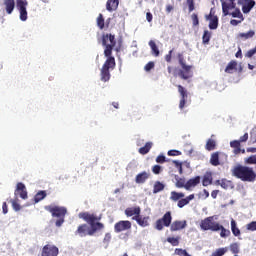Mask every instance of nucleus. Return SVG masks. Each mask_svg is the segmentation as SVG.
<instances>
[{
    "label": "nucleus",
    "mask_w": 256,
    "mask_h": 256,
    "mask_svg": "<svg viewBox=\"0 0 256 256\" xmlns=\"http://www.w3.org/2000/svg\"><path fill=\"white\" fill-rule=\"evenodd\" d=\"M2 211H3L4 215H7V213L9 212V210L7 208V202H4L2 204Z\"/></svg>",
    "instance_id": "60"
},
{
    "label": "nucleus",
    "mask_w": 256,
    "mask_h": 256,
    "mask_svg": "<svg viewBox=\"0 0 256 256\" xmlns=\"http://www.w3.org/2000/svg\"><path fill=\"white\" fill-rule=\"evenodd\" d=\"M192 69V65L183 66L182 69L178 71V77H180V79H183L184 81L191 79V77H193Z\"/></svg>",
    "instance_id": "8"
},
{
    "label": "nucleus",
    "mask_w": 256,
    "mask_h": 256,
    "mask_svg": "<svg viewBox=\"0 0 256 256\" xmlns=\"http://www.w3.org/2000/svg\"><path fill=\"white\" fill-rule=\"evenodd\" d=\"M167 242L171 243L173 247H177L179 245V237H168Z\"/></svg>",
    "instance_id": "43"
},
{
    "label": "nucleus",
    "mask_w": 256,
    "mask_h": 256,
    "mask_svg": "<svg viewBox=\"0 0 256 256\" xmlns=\"http://www.w3.org/2000/svg\"><path fill=\"white\" fill-rule=\"evenodd\" d=\"M102 45L104 48V56L107 57L106 61L104 62L101 71L100 77L101 81L107 83L109 79H111V72L109 69H115V57H113V49L117 45V41L115 40V35L113 34H103L102 35Z\"/></svg>",
    "instance_id": "1"
},
{
    "label": "nucleus",
    "mask_w": 256,
    "mask_h": 256,
    "mask_svg": "<svg viewBox=\"0 0 256 256\" xmlns=\"http://www.w3.org/2000/svg\"><path fill=\"white\" fill-rule=\"evenodd\" d=\"M96 23H97V27H99V29H101V30L105 29V18H103V14L98 15Z\"/></svg>",
    "instance_id": "36"
},
{
    "label": "nucleus",
    "mask_w": 256,
    "mask_h": 256,
    "mask_svg": "<svg viewBox=\"0 0 256 256\" xmlns=\"http://www.w3.org/2000/svg\"><path fill=\"white\" fill-rule=\"evenodd\" d=\"M17 3V9L20 13V21H26L27 20V1L23 0H16Z\"/></svg>",
    "instance_id": "10"
},
{
    "label": "nucleus",
    "mask_w": 256,
    "mask_h": 256,
    "mask_svg": "<svg viewBox=\"0 0 256 256\" xmlns=\"http://www.w3.org/2000/svg\"><path fill=\"white\" fill-rule=\"evenodd\" d=\"M151 69H155V62L150 61L148 62L145 67H144V71H146L147 73H149V71H151Z\"/></svg>",
    "instance_id": "48"
},
{
    "label": "nucleus",
    "mask_w": 256,
    "mask_h": 256,
    "mask_svg": "<svg viewBox=\"0 0 256 256\" xmlns=\"http://www.w3.org/2000/svg\"><path fill=\"white\" fill-rule=\"evenodd\" d=\"M201 183V176H196L194 178L189 179L186 182V191H191L194 187H197Z\"/></svg>",
    "instance_id": "17"
},
{
    "label": "nucleus",
    "mask_w": 256,
    "mask_h": 256,
    "mask_svg": "<svg viewBox=\"0 0 256 256\" xmlns=\"http://www.w3.org/2000/svg\"><path fill=\"white\" fill-rule=\"evenodd\" d=\"M177 89H178V93L180 94V102H179V109H184L185 108V104L187 103V97H188V92L187 89H185V87L181 86V85H177Z\"/></svg>",
    "instance_id": "11"
},
{
    "label": "nucleus",
    "mask_w": 256,
    "mask_h": 256,
    "mask_svg": "<svg viewBox=\"0 0 256 256\" xmlns=\"http://www.w3.org/2000/svg\"><path fill=\"white\" fill-rule=\"evenodd\" d=\"M240 23H243V20H235V19H232L230 20V25H232L233 27H237V25H239Z\"/></svg>",
    "instance_id": "59"
},
{
    "label": "nucleus",
    "mask_w": 256,
    "mask_h": 256,
    "mask_svg": "<svg viewBox=\"0 0 256 256\" xmlns=\"http://www.w3.org/2000/svg\"><path fill=\"white\" fill-rule=\"evenodd\" d=\"M59 255V248L55 245L46 244L42 248L41 256H57Z\"/></svg>",
    "instance_id": "9"
},
{
    "label": "nucleus",
    "mask_w": 256,
    "mask_h": 256,
    "mask_svg": "<svg viewBox=\"0 0 256 256\" xmlns=\"http://www.w3.org/2000/svg\"><path fill=\"white\" fill-rule=\"evenodd\" d=\"M167 155L169 157H179V155H181V151H179V150H169Z\"/></svg>",
    "instance_id": "54"
},
{
    "label": "nucleus",
    "mask_w": 256,
    "mask_h": 256,
    "mask_svg": "<svg viewBox=\"0 0 256 256\" xmlns=\"http://www.w3.org/2000/svg\"><path fill=\"white\" fill-rule=\"evenodd\" d=\"M146 19H147L148 23H151V21H153V14H151V12H147Z\"/></svg>",
    "instance_id": "61"
},
{
    "label": "nucleus",
    "mask_w": 256,
    "mask_h": 256,
    "mask_svg": "<svg viewBox=\"0 0 256 256\" xmlns=\"http://www.w3.org/2000/svg\"><path fill=\"white\" fill-rule=\"evenodd\" d=\"M207 19H210L209 29L215 30L217 29V27H219V18L217 16L209 14L207 16Z\"/></svg>",
    "instance_id": "23"
},
{
    "label": "nucleus",
    "mask_w": 256,
    "mask_h": 256,
    "mask_svg": "<svg viewBox=\"0 0 256 256\" xmlns=\"http://www.w3.org/2000/svg\"><path fill=\"white\" fill-rule=\"evenodd\" d=\"M173 11V6L172 5H167L166 6V12L171 13Z\"/></svg>",
    "instance_id": "64"
},
{
    "label": "nucleus",
    "mask_w": 256,
    "mask_h": 256,
    "mask_svg": "<svg viewBox=\"0 0 256 256\" xmlns=\"http://www.w3.org/2000/svg\"><path fill=\"white\" fill-rule=\"evenodd\" d=\"M230 251L234 255H237L239 253V244L237 242L230 244Z\"/></svg>",
    "instance_id": "42"
},
{
    "label": "nucleus",
    "mask_w": 256,
    "mask_h": 256,
    "mask_svg": "<svg viewBox=\"0 0 256 256\" xmlns=\"http://www.w3.org/2000/svg\"><path fill=\"white\" fill-rule=\"evenodd\" d=\"M192 23L194 27H197L199 25V16L195 13L191 15Z\"/></svg>",
    "instance_id": "53"
},
{
    "label": "nucleus",
    "mask_w": 256,
    "mask_h": 256,
    "mask_svg": "<svg viewBox=\"0 0 256 256\" xmlns=\"http://www.w3.org/2000/svg\"><path fill=\"white\" fill-rule=\"evenodd\" d=\"M3 6L7 15H11L15 11V0H3Z\"/></svg>",
    "instance_id": "18"
},
{
    "label": "nucleus",
    "mask_w": 256,
    "mask_h": 256,
    "mask_svg": "<svg viewBox=\"0 0 256 256\" xmlns=\"http://www.w3.org/2000/svg\"><path fill=\"white\" fill-rule=\"evenodd\" d=\"M152 148L153 142H146L143 147L139 148L138 153H140V155H147V153H149Z\"/></svg>",
    "instance_id": "25"
},
{
    "label": "nucleus",
    "mask_w": 256,
    "mask_h": 256,
    "mask_svg": "<svg viewBox=\"0 0 256 256\" xmlns=\"http://www.w3.org/2000/svg\"><path fill=\"white\" fill-rule=\"evenodd\" d=\"M174 179H175V186L178 188V189H186V186H187V182H185V178H181L179 177V175H175L174 176Z\"/></svg>",
    "instance_id": "24"
},
{
    "label": "nucleus",
    "mask_w": 256,
    "mask_h": 256,
    "mask_svg": "<svg viewBox=\"0 0 256 256\" xmlns=\"http://www.w3.org/2000/svg\"><path fill=\"white\" fill-rule=\"evenodd\" d=\"M210 163H211V165H213L214 167H217V166H219V165L221 164V163L219 162V152H214V153L211 155Z\"/></svg>",
    "instance_id": "30"
},
{
    "label": "nucleus",
    "mask_w": 256,
    "mask_h": 256,
    "mask_svg": "<svg viewBox=\"0 0 256 256\" xmlns=\"http://www.w3.org/2000/svg\"><path fill=\"white\" fill-rule=\"evenodd\" d=\"M132 227L131 221L120 220L114 225L115 233H123V231H129Z\"/></svg>",
    "instance_id": "7"
},
{
    "label": "nucleus",
    "mask_w": 256,
    "mask_h": 256,
    "mask_svg": "<svg viewBox=\"0 0 256 256\" xmlns=\"http://www.w3.org/2000/svg\"><path fill=\"white\" fill-rule=\"evenodd\" d=\"M178 57V63L181 67H187V64L185 63V57L183 56V54L178 53L177 55Z\"/></svg>",
    "instance_id": "44"
},
{
    "label": "nucleus",
    "mask_w": 256,
    "mask_h": 256,
    "mask_svg": "<svg viewBox=\"0 0 256 256\" xmlns=\"http://www.w3.org/2000/svg\"><path fill=\"white\" fill-rule=\"evenodd\" d=\"M47 197V192L45 190H41L34 196L35 203H39V201H43Z\"/></svg>",
    "instance_id": "32"
},
{
    "label": "nucleus",
    "mask_w": 256,
    "mask_h": 256,
    "mask_svg": "<svg viewBox=\"0 0 256 256\" xmlns=\"http://www.w3.org/2000/svg\"><path fill=\"white\" fill-rule=\"evenodd\" d=\"M218 195H219V190H214L211 192L212 199H217Z\"/></svg>",
    "instance_id": "62"
},
{
    "label": "nucleus",
    "mask_w": 256,
    "mask_h": 256,
    "mask_svg": "<svg viewBox=\"0 0 256 256\" xmlns=\"http://www.w3.org/2000/svg\"><path fill=\"white\" fill-rule=\"evenodd\" d=\"M183 197H185V193L172 191L170 199L171 201H181Z\"/></svg>",
    "instance_id": "29"
},
{
    "label": "nucleus",
    "mask_w": 256,
    "mask_h": 256,
    "mask_svg": "<svg viewBox=\"0 0 256 256\" xmlns=\"http://www.w3.org/2000/svg\"><path fill=\"white\" fill-rule=\"evenodd\" d=\"M202 197H203V199H207L209 197V191H207V189L203 190Z\"/></svg>",
    "instance_id": "63"
},
{
    "label": "nucleus",
    "mask_w": 256,
    "mask_h": 256,
    "mask_svg": "<svg viewBox=\"0 0 256 256\" xmlns=\"http://www.w3.org/2000/svg\"><path fill=\"white\" fill-rule=\"evenodd\" d=\"M44 209L51 213L52 217L58 218L55 222L56 227H61L65 223V215H67V208L64 206L48 205Z\"/></svg>",
    "instance_id": "4"
},
{
    "label": "nucleus",
    "mask_w": 256,
    "mask_h": 256,
    "mask_svg": "<svg viewBox=\"0 0 256 256\" xmlns=\"http://www.w3.org/2000/svg\"><path fill=\"white\" fill-rule=\"evenodd\" d=\"M111 239H112L111 233H106L103 239L104 245L108 246L111 243Z\"/></svg>",
    "instance_id": "50"
},
{
    "label": "nucleus",
    "mask_w": 256,
    "mask_h": 256,
    "mask_svg": "<svg viewBox=\"0 0 256 256\" xmlns=\"http://www.w3.org/2000/svg\"><path fill=\"white\" fill-rule=\"evenodd\" d=\"M149 177H151V174L149 172L143 171L136 176L135 181H136V183L141 185V184L145 183V181H147V179H149Z\"/></svg>",
    "instance_id": "19"
},
{
    "label": "nucleus",
    "mask_w": 256,
    "mask_h": 256,
    "mask_svg": "<svg viewBox=\"0 0 256 256\" xmlns=\"http://www.w3.org/2000/svg\"><path fill=\"white\" fill-rule=\"evenodd\" d=\"M231 231L234 237H239V235H241V230L237 228V222L234 219L231 220Z\"/></svg>",
    "instance_id": "31"
},
{
    "label": "nucleus",
    "mask_w": 256,
    "mask_h": 256,
    "mask_svg": "<svg viewBox=\"0 0 256 256\" xmlns=\"http://www.w3.org/2000/svg\"><path fill=\"white\" fill-rule=\"evenodd\" d=\"M193 199H195V194H190L186 198H182L181 200H179L177 203V207H179V209H183V207H185V205H189V202L193 201Z\"/></svg>",
    "instance_id": "21"
},
{
    "label": "nucleus",
    "mask_w": 256,
    "mask_h": 256,
    "mask_svg": "<svg viewBox=\"0 0 256 256\" xmlns=\"http://www.w3.org/2000/svg\"><path fill=\"white\" fill-rule=\"evenodd\" d=\"M161 171H163V168H161V166H159V165H154L152 167V172L154 173V175H159V173H161Z\"/></svg>",
    "instance_id": "55"
},
{
    "label": "nucleus",
    "mask_w": 256,
    "mask_h": 256,
    "mask_svg": "<svg viewBox=\"0 0 256 256\" xmlns=\"http://www.w3.org/2000/svg\"><path fill=\"white\" fill-rule=\"evenodd\" d=\"M256 53V46L253 49H250L247 53H246V57H248L249 59H251V57H253V55H255Z\"/></svg>",
    "instance_id": "57"
},
{
    "label": "nucleus",
    "mask_w": 256,
    "mask_h": 256,
    "mask_svg": "<svg viewBox=\"0 0 256 256\" xmlns=\"http://www.w3.org/2000/svg\"><path fill=\"white\" fill-rule=\"evenodd\" d=\"M247 231H256V221H252L246 225Z\"/></svg>",
    "instance_id": "52"
},
{
    "label": "nucleus",
    "mask_w": 256,
    "mask_h": 256,
    "mask_svg": "<svg viewBox=\"0 0 256 256\" xmlns=\"http://www.w3.org/2000/svg\"><path fill=\"white\" fill-rule=\"evenodd\" d=\"M119 7V0H108L106 2V9L110 13H113V11H117Z\"/></svg>",
    "instance_id": "20"
},
{
    "label": "nucleus",
    "mask_w": 256,
    "mask_h": 256,
    "mask_svg": "<svg viewBox=\"0 0 256 256\" xmlns=\"http://www.w3.org/2000/svg\"><path fill=\"white\" fill-rule=\"evenodd\" d=\"M133 221H136V223L140 226V227H149V216L146 217H142L141 214L139 216H133L132 217Z\"/></svg>",
    "instance_id": "16"
},
{
    "label": "nucleus",
    "mask_w": 256,
    "mask_h": 256,
    "mask_svg": "<svg viewBox=\"0 0 256 256\" xmlns=\"http://www.w3.org/2000/svg\"><path fill=\"white\" fill-rule=\"evenodd\" d=\"M227 251H229V248H227V247L219 248L212 253V256H223L227 253Z\"/></svg>",
    "instance_id": "41"
},
{
    "label": "nucleus",
    "mask_w": 256,
    "mask_h": 256,
    "mask_svg": "<svg viewBox=\"0 0 256 256\" xmlns=\"http://www.w3.org/2000/svg\"><path fill=\"white\" fill-rule=\"evenodd\" d=\"M10 203H12V207L14 211H21V205L17 203V198L16 199H11Z\"/></svg>",
    "instance_id": "47"
},
{
    "label": "nucleus",
    "mask_w": 256,
    "mask_h": 256,
    "mask_svg": "<svg viewBox=\"0 0 256 256\" xmlns=\"http://www.w3.org/2000/svg\"><path fill=\"white\" fill-rule=\"evenodd\" d=\"M149 47L151 48L152 55L154 57H159L160 52H159V48L157 47V44L155 43V41L150 40L149 41Z\"/></svg>",
    "instance_id": "28"
},
{
    "label": "nucleus",
    "mask_w": 256,
    "mask_h": 256,
    "mask_svg": "<svg viewBox=\"0 0 256 256\" xmlns=\"http://www.w3.org/2000/svg\"><path fill=\"white\" fill-rule=\"evenodd\" d=\"M234 71H237V61L231 60L225 68V73L231 74Z\"/></svg>",
    "instance_id": "26"
},
{
    "label": "nucleus",
    "mask_w": 256,
    "mask_h": 256,
    "mask_svg": "<svg viewBox=\"0 0 256 256\" xmlns=\"http://www.w3.org/2000/svg\"><path fill=\"white\" fill-rule=\"evenodd\" d=\"M163 189H165V184H163L161 181H156L154 183L153 193H161Z\"/></svg>",
    "instance_id": "34"
},
{
    "label": "nucleus",
    "mask_w": 256,
    "mask_h": 256,
    "mask_svg": "<svg viewBox=\"0 0 256 256\" xmlns=\"http://www.w3.org/2000/svg\"><path fill=\"white\" fill-rule=\"evenodd\" d=\"M172 59H173V50H170L168 54L165 55V61L167 63H171Z\"/></svg>",
    "instance_id": "56"
},
{
    "label": "nucleus",
    "mask_w": 256,
    "mask_h": 256,
    "mask_svg": "<svg viewBox=\"0 0 256 256\" xmlns=\"http://www.w3.org/2000/svg\"><path fill=\"white\" fill-rule=\"evenodd\" d=\"M232 175L236 177V179H240V181L246 183H253L256 181L255 170L249 166L238 164L232 169Z\"/></svg>",
    "instance_id": "3"
},
{
    "label": "nucleus",
    "mask_w": 256,
    "mask_h": 256,
    "mask_svg": "<svg viewBox=\"0 0 256 256\" xmlns=\"http://www.w3.org/2000/svg\"><path fill=\"white\" fill-rule=\"evenodd\" d=\"M248 139H249V133H245L243 136L240 137L238 141H240V143H247Z\"/></svg>",
    "instance_id": "58"
},
{
    "label": "nucleus",
    "mask_w": 256,
    "mask_h": 256,
    "mask_svg": "<svg viewBox=\"0 0 256 256\" xmlns=\"http://www.w3.org/2000/svg\"><path fill=\"white\" fill-rule=\"evenodd\" d=\"M15 197H21V199H27V188L25 184L19 182L16 186V190L14 192Z\"/></svg>",
    "instance_id": "12"
},
{
    "label": "nucleus",
    "mask_w": 256,
    "mask_h": 256,
    "mask_svg": "<svg viewBox=\"0 0 256 256\" xmlns=\"http://www.w3.org/2000/svg\"><path fill=\"white\" fill-rule=\"evenodd\" d=\"M186 3L188 5L189 13H192V11H195V0H186Z\"/></svg>",
    "instance_id": "45"
},
{
    "label": "nucleus",
    "mask_w": 256,
    "mask_h": 256,
    "mask_svg": "<svg viewBox=\"0 0 256 256\" xmlns=\"http://www.w3.org/2000/svg\"><path fill=\"white\" fill-rule=\"evenodd\" d=\"M202 41L204 45H207L209 41H211V32H209V30L204 31V34L202 36Z\"/></svg>",
    "instance_id": "40"
},
{
    "label": "nucleus",
    "mask_w": 256,
    "mask_h": 256,
    "mask_svg": "<svg viewBox=\"0 0 256 256\" xmlns=\"http://www.w3.org/2000/svg\"><path fill=\"white\" fill-rule=\"evenodd\" d=\"M253 7H255V0H248L246 3L242 4V12L247 15V13H251Z\"/></svg>",
    "instance_id": "22"
},
{
    "label": "nucleus",
    "mask_w": 256,
    "mask_h": 256,
    "mask_svg": "<svg viewBox=\"0 0 256 256\" xmlns=\"http://www.w3.org/2000/svg\"><path fill=\"white\" fill-rule=\"evenodd\" d=\"M125 215L126 217H139L141 215V207H128L125 209Z\"/></svg>",
    "instance_id": "15"
},
{
    "label": "nucleus",
    "mask_w": 256,
    "mask_h": 256,
    "mask_svg": "<svg viewBox=\"0 0 256 256\" xmlns=\"http://www.w3.org/2000/svg\"><path fill=\"white\" fill-rule=\"evenodd\" d=\"M79 218L88 223L91 229L87 233V224H81L78 226L75 235H79L80 237H87V235L92 236L95 235L97 231L105 229V224L100 222L101 216H97L89 212H81L79 213Z\"/></svg>",
    "instance_id": "2"
},
{
    "label": "nucleus",
    "mask_w": 256,
    "mask_h": 256,
    "mask_svg": "<svg viewBox=\"0 0 256 256\" xmlns=\"http://www.w3.org/2000/svg\"><path fill=\"white\" fill-rule=\"evenodd\" d=\"M219 231L220 232V237H222L223 239L229 237V235H231V231L225 229V227H223V225L219 224Z\"/></svg>",
    "instance_id": "37"
},
{
    "label": "nucleus",
    "mask_w": 256,
    "mask_h": 256,
    "mask_svg": "<svg viewBox=\"0 0 256 256\" xmlns=\"http://www.w3.org/2000/svg\"><path fill=\"white\" fill-rule=\"evenodd\" d=\"M156 163H160V164L167 163V158L165 157V155L160 154L156 157Z\"/></svg>",
    "instance_id": "51"
},
{
    "label": "nucleus",
    "mask_w": 256,
    "mask_h": 256,
    "mask_svg": "<svg viewBox=\"0 0 256 256\" xmlns=\"http://www.w3.org/2000/svg\"><path fill=\"white\" fill-rule=\"evenodd\" d=\"M230 147H232V149H234L235 155H239V153H241V141L234 140V141L230 142Z\"/></svg>",
    "instance_id": "27"
},
{
    "label": "nucleus",
    "mask_w": 256,
    "mask_h": 256,
    "mask_svg": "<svg viewBox=\"0 0 256 256\" xmlns=\"http://www.w3.org/2000/svg\"><path fill=\"white\" fill-rule=\"evenodd\" d=\"M185 227H187V220H175L170 225V231H181V229H185Z\"/></svg>",
    "instance_id": "14"
},
{
    "label": "nucleus",
    "mask_w": 256,
    "mask_h": 256,
    "mask_svg": "<svg viewBox=\"0 0 256 256\" xmlns=\"http://www.w3.org/2000/svg\"><path fill=\"white\" fill-rule=\"evenodd\" d=\"M245 163H247V165H256V154L255 155H251L250 157H248L245 160Z\"/></svg>",
    "instance_id": "46"
},
{
    "label": "nucleus",
    "mask_w": 256,
    "mask_h": 256,
    "mask_svg": "<svg viewBox=\"0 0 256 256\" xmlns=\"http://www.w3.org/2000/svg\"><path fill=\"white\" fill-rule=\"evenodd\" d=\"M215 147H217V142L214 139H208L205 146L206 151H214Z\"/></svg>",
    "instance_id": "35"
},
{
    "label": "nucleus",
    "mask_w": 256,
    "mask_h": 256,
    "mask_svg": "<svg viewBox=\"0 0 256 256\" xmlns=\"http://www.w3.org/2000/svg\"><path fill=\"white\" fill-rule=\"evenodd\" d=\"M238 37L240 39H245V40L252 39V37H255V31L254 30H249L246 33H239Z\"/></svg>",
    "instance_id": "33"
},
{
    "label": "nucleus",
    "mask_w": 256,
    "mask_h": 256,
    "mask_svg": "<svg viewBox=\"0 0 256 256\" xmlns=\"http://www.w3.org/2000/svg\"><path fill=\"white\" fill-rule=\"evenodd\" d=\"M171 221H173V217L171 216V212H166L162 218L156 221L155 229L157 231H163V227H171Z\"/></svg>",
    "instance_id": "6"
},
{
    "label": "nucleus",
    "mask_w": 256,
    "mask_h": 256,
    "mask_svg": "<svg viewBox=\"0 0 256 256\" xmlns=\"http://www.w3.org/2000/svg\"><path fill=\"white\" fill-rule=\"evenodd\" d=\"M213 183V177L211 175H205L202 180L203 187H209Z\"/></svg>",
    "instance_id": "38"
},
{
    "label": "nucleus",
    "mask_w": 256,
    "mask_h": 256,
    "mask_svg": "<svg viewBox=\"0 0 256 256\" xmlns=\"http://www.w3.org/2000/svg\"><path fill=\"white\" fill-rule=\"evenodd\" d=\"M221 3H222L223 16L227 17V15H231L229 11H231V9H235L236 7L235 1H230V3H227L225 2V0H222Z\"/></svg>",
    "instance_id": "13"
},
{
    "label": "nucleus",
    "mask_w": 256,
    "mask_h": 256,
    "mask_svg": "<svg viewBox=\"0 0 256 256\" xmlns=\"http://www.w3.org/2000/svg\"><path fill=\"white\" fill-rule=\"evenodd\" d=\"M200 229H202V231L217 232V231H219V222L214 221L213 216H209V217L201 220Z\"/></svg>",
    "instance_id": "5"
},
{
    "label": "nucleus",
    "mask_w": 256,
    "mask_h": 256,
    "mask_svg": "<svg viewBox=\"0 0 256 256\" xmlns=\"http://www.w3.org/2000/svg\"><path fill=\"white\" fill-rule=\"evenodd\" d=\"M229 15H232V17L241 19V21H245V18L243 17V13H241V10L239 8H235V11L230 13Z\"/></svg>",
    "instance_id": "39"
},
{
    "label": "nucleus",
    "mask_w": 256,
    "mask_h": 256,
    "mask_svg": "<svg viewBox=\"0 0 256 256\" xmlns=\"http://www.w3.org/2000/svg\"><path fill=\"white\" fill-rule=\"evenodd\" d=\"M172 163H173V164L175 165V167L178 169L180 175L183 174V163H181V162H179V161H177V160H174Z\"/></svg>",
    "instance_id": "49"
}]
</instances>
